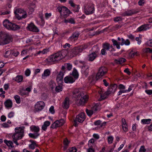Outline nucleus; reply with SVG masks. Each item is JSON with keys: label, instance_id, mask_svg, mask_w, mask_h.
<instances>
[{"label": "nucleus", "instance_id": "obj_1", "mask_svg": "<svg viewBox=\"0 0 152 152\" xmlns=\"http://www.w3.org/2000/svg\"><path fill=\"white\" fill-rule=\"evenodd\" d=\"M107 69L106 67H101L96 75H92L88 77V82L93 84H94L97 80L102 78V77L107 73Z\"/></svg>", "mask_w": 152, "mask_h": 152}, {"label": "nucleus", "instance_id": "obj_2", "mask_svg": "<svg viewBox=\"0 0 152 152\" xmlns=\"http://www.w3.org/2000/svg\"><path fill=\"white\" fill-rule=\"evenodd\" d=\"M72 97L76 100L78 105L84 104L86 102V94L85 91H82L77 89L73 93Z\"/></svg>", "mask_w": 152, "mask_h": 152}, {"label": "nucleus", "instance_id": "obj_3", "mask_svg": "<svg viewBox=\"0 0 152 152\" xmlns=\"http://www.w3.org/2000/svg\"><path fill=\"white\" fill-rule=\"evenodd\" d=\"M24 126L22 127H16L15 129V132L13 133L12 136L13 139V141L17 146L19 145L18 142V140H21L24 136Z\"/></svg>", "mask_w": 152, "mask_h": 152}, {"label": "nucleus", "instance_id": "obj_4", "mask_svg": "<svg viewBox=\"0 0 152 152\" xmlns=\"http://www.w3.org/2000/svg\"><path fill=\"white\" fill-rule=\"evenodd\" d=\"M66 51L62 50L60 51L51 55L47 59L48 62L58 61L64 58L66 55Z\"/></svg>", "mask_w": 152, "mask_h": 152}, {"label": "nucleus", "instance_id": "obj_5", "mask_svg": "<svg viewBox=\"0 0 152 152\" xmlns=\"http://www.w3.org/2000/svg\"><path fill=\"white\" fill-rule=\"evenodd\" d=\"M12 41L11 36L8 34L0 33V45L7 44Z\"/></svg>", "mask_w": 152, "mask_h": 152}, {"label": "nucleus", "instance_id": "obj_6", "mask_svg": "<svg viewBox=\"0 0 152 152\" xmlns=\"http://www.w3.org/2000/svg\"><path fill=\"white\" fill-rule=\"evenodd\" d=\"M3 25L5 28L10 30L15 31L20 28V26L9 22L7 19H5L3 21Z\"/></svg>", "mask_w": 152, "mask_h": 152}, {"label": "nucleus", "instance_id": "obj_7", "mask_svg": "<svg viewBox=\"0 0 152 152\" xmlns=\"http://www.w3.org/2000/svg\"><path fill=\"white\" fill-rule=\"evenodd\" d=\"M57 10L60 12L61 16L64 18H66L72 13L68 9L64 6L58 7Z\"/></svg>", "mask_w": 152, "mask_h": 152}, {"label": "nucleus", "instance_id": "obj_8", "mask_svg": "<svg viewBox=\"0 0 152 152\" xmlns=\"http://www.w3.org/2000/svg\"><path fill=\"white\" fill-rule=\"evenodd\" d=\"M85 49V46L75 47L73 48L69 52L70 57H73L79 54Z\"/></svg>", "mask_w": 152, "mask_h": 152}, {"label": "nucleus", "instance_id": "obj_9", "mask_svg": "<svg viewBox=\"0 0 152 152\" xmlns=\"http://www.w3.org/2000/svg\"><path fill=\"white\" fill-rule=\"evenodd\" d=\"M14 13L18 20L25 18L27 16L26 12L22 9H16L14 11Z\"/></svg>", "mask_w": 152, "mask_h": 152}, {"label": "nucleus", "instance_id": "obj_10", "mask_svg": "<svg viewBox=\"0 0 152 152\" xmlns=\"http://www.w3.org/2000/svg\"><path fill=\"white\" fill-rule=\"evenodd\" d=\"M121 39L122 42L121 43L119 42H118L116 40L114 39H113L112 40V42L113 43V45L114 46H116L117 48L118 49L120 48V44L122 46L124 45H129L130 44V42L128 39L125 40L123 38H122Z\"/></svg>", "mask_w": 152, "mask_h": 152}, {"label": "nucleus", "instance_id": "obj_11", "mask_svg": "<svg viewBox=\"0 0 152 152\" xmlns=\"http://www.w3.org/2000/svg\"><path fill=\"white\" fill-rule=\"evenodd\" d=\"M85 116L84 113H82L77 115L75 118L74 120L73 125L75 126L78 125L77 122L80 123L83 122L85 120Z\"/></svg>", "mask_w": 152, "mask_h": 152}, {"label": "nucleus", "instance_id": "obj_12", "mask_svg": "<svg viewBox=\"0 0 152 152\" xmlns=\"http://www.w3.org/2000/svg\"><path fill=\"white\" fill-rule=\"evenodd\" d=\"M45 106V104L43 101L37 102L35 105V109L36 111H41L42 110Z\"/></svg>", "mask_w": 152, "mask_h": 152}, {"label": "nucleus", "instance_id": "obj_13", "mask_svg": "<svg viewBox=\"0 0 152 152\" xmlns=\"http://www.w3.org/2000/svg\"><path fill=\"white\" fill-rule=\"evenodd\" d=\"M138 11H136L134 10H128L122 13L121 15L123 16H130L138 13Z\"/></svg>", "mask_w": 152, "mask_h": 152}, {"label": "nucleus", "instance_id": "obj_14", "mask_svg": "<svg viewBox=\"0 0 152 152\" xmlns=\"http://www.w3.org/2000/svg\"><path fill=\"white\" fill-rule=\"evenodd\" d=\"M80 34L78 31H75L73 33L72 35L69 37V39L72 41L75 42L78 38Z\"/></svg>", "mask_w": 152, "mask_h": 152}, {"label": "nucleus", "instance_id": "obj_15", "mask_svg": "<svg viewBox=\"0 0 152 152\" xmlns=\"http://www.w3.org/2000/svg\"><path fill=\"white\" fill-rule=\"evenodd\" d=\"M94 11V5L91 4L88 5L86 9V15H89L93 14Z\"/></svg>", "mask_w": 152, "mask_h": 152}, {"label": "nucleus", "instance_id": "obj_16", "mask_svg": "<svg viewBox=\"0 0 152 152\" xmlns=\"http://www.w3.org/2000/svg\"><path fill=\"white\" fill-rule=\"evenodd\" d=\"M117 88V85L116 84L111 85L110 86L107 91V94L114 93L116 91Z\"/></svg>", "mask_w": 152, "mask_h": 152}, {"label": "nucleus", "instance_id": "obj_17", "mask_svg": "<svg viewBox=\"0 0 152 152\" xmlns=\"http://www.w3.org/2000/svg\"><path fill=\"white\" fill-rule=\"evenodd\" d=\"M27 28L29 31L33 32H39V30L36 26L32 23H31L29 24Z\"/></svg>", "mask_w": 152, "mask_h": 152}, {"label": "nucleus", "instance_id": "obj_18", "mask_svg": "<svg viewBox=\"0 0 152 152\" xmlns=\"http://www.w3.org/2000/svg\"><path fill=\"white\" fill-rule=\"evenodd\" d=\"M76 79L70 76H66L64 79L65 83H72L75 82Z\"/></svg>", "mask_w": 152, "mask_h": 152}, {"label": "nucleus", "instance_id": "obj_19", "mask_svg": "<svg viewBox=\"0 0 152 152\" xmlns=\"http://www.w3.org/2000/svg\"><path fill=\"white\" fill-rule=\"evenodd\" d=\"M64 75L63 72H60L57 75L56 80L58 84H61L62 83Z\"/></svg>", "mask_w": 152, "mask_h": 152}, {"label": "nucleus", "instance_id": "obj_20", "mask_svg": "<svg viewBox=\"0 0 152 152\" xmlns=\"http://www.w3.org/2000/svg\"><path fill=\"white\" fill-rule=\"evenodd\" d=\"M150 28L148 24H144L141 26L137 29V31L139 32L145 31Z\"/></svg>", "mask_w": 152, "mask_h": 152}, {"label": "nucleus", "instance_id": "obj_21", "mask_svg": "<svg viewBox=\"0 0 152 152\" xmlns=\"http://www.w3.org/2000/svg\"><path fill=\"white\" fill-rule=\"evenodd\" d=\"M103 48L106 50H109L112 51L114 50V49L113 48L112 45L107 43H104L103 45Z\"/></svg>", "mask_w": 152, "mask_h": 152}, {"label": "nucleus", "instance_id": "obj_22", "mask_svg": "<svg viewBox=\"0 0 152 152\" xmlns=\"http://www.w3.org/2000/svg\"><path fill=\"white\" fill-rule=\"evenodd\" d=\"M51 74V70L49 69H47L44 71L42 75V79H45L47 77L50 76Z\"/></svg>", "mask_w": 152, "mask_h": 152}, {"label": "nucleus", "instance_id": "obj_23", "mask_svg": "<svg viewBox=\"0 0 152 152\" xmlns=\"http://www.w3.org/2000/svg\"><path fill=\"white\" fill-rule=\"evenodd\" d=\"M4 143L7 146L9 149H11L14 147L13 145V142L11 140H4Z\"/></svg>", "mask_w": 152, "mask_h": 152}, {"label": "nucleus", "instance_id": "obj_24", "mask_svg": "<svg viewBox=\"0 0 152 152\" xmlns=\"http://www.w3.org/2000/svg\"><path fill=\"white\" fill-rule=\"evenodd\" d=\"M4 104L5 107L7 109H10L11 108L12 106V101L10 99H8L6 100L4 102Z\"/></svg>", "mask_w": 152, "mask_h": 152}, {"label": "nucleus", "instance_id": "obj_25", "mask_svg": "<svg viewBox=\"0 0 152 152\" xmlns=\"http://www.w3.org/2000/svg\"><path fill=\"white\" fill-rule=\"evenodd\" d=\"M79 62L80 64V66L81 68L82 73L85 74H86L85 62L84 61L80 60Z\"/></svg>", "mask_w": 152, "mask_h": 152}, {"label": "nucleus", "instance_id": "obj_26", "mask_svg": "<svg viewBox=\"0 0 152 152\" xmlns=\"http://www.w3.org/2000/svg\"><path fill=\"white\" fill-rule=\"evenodd\" d=\"M50 122L49 121H45L42 126V129L43 131H46L48 127L50 126Z\"/></svg>", "mask_w": 152, "mask_h": 152}, {"label": "nucleus", "instance_id": "obj_27", "mask_svg": "<svg viewBox=\"0 0 152 152\" xmlns=\"http://www.w3.org/2000/svg\"><path fill=\"white\" fill-rule=\"evenodd\" d=\"M69 98H66L63 103V107L64 108L67 109L69 107Z\"/></svg>", "mask_w": 152, "mask_h": 152}, {"label": "nucleus", "instance_id": "obj_28", "mask_svg": "<svg viewBox=\"0 0 152 152\" xmlns=\"http://www.w3.org/2000/svg\"><path fill=\"white\" fill-rule=\"evenodd\" d=\"M31 130L32 132L36 133H38L39 131V128L38 126H31L30 127Z\"/></svg>", "mask_w": 152, "mask_h": 152}, {"label": "nucleus", "instance_id": "obj_29", "mask_svg": "<svg viewBox=\"0 0 152 152\" xmlns=\"http://www.w3.org/2000/svg\"><path fill=\"white\" fill-rule=\"evenodd\" d=\"M71 75L74 77V78L77 79L79 77L78 73L75 68H74Z\"/></svg>", "mask_w": 152, "mask_h": 152}, {"label": "nucleus", "instance_id": "obj_30", "mask_svg": "<svg viewBox=\"0 0 152 152\" xmlns=\"http://www.w3.org/2000/svg\"><path fill=\"white\" fill-rule=\"evenodd\" d=\"M96 53L92 52L88 56V60L92 61L96 57Z\"/></svg>", "mask_w": 152, "mask_h": 152}, {"label": "nucleus", "instance_id": "obj_31", "mask_svg": "<svg viewBox=\"0 0 152 152\" xmlns=\"http://www.w3.org/2000/svg\"><path fill=\"white\" fill-rule=\"evenodd\" d=\"M94 142L95 140L93 138L91 139L88 141V145L89 147V148H92L94 146Z\"/></svg>", "mask_w": 152, "mask_h": 152}, {"label": "nucleus", "instance_id": "obj_32", "mask_svg": "<svg viewBox=\"0 0 152 152\" xmlns=\"http://www.w3.org/2000/svg\"><path fill=\"white\" fill-rule=\"evenodd\" d=\"M50 87L53 91H54V88L56 87L55 82L51 80L49 83Z\"/></svg>", "mask_w": 152, "mask_h": 152}, {"label": "nucleus", "instance_id": "obj_33", "mask_svg": "<svg viewBox=\"0 0 152 152\" xmlns=\"http://www.w3.org/2000/svg\"><path fill=\"white\" fill-rule=\"evenodd\" d=\"M64 22L66 23H69L71 24H74L75 23V20L73 18H68L67 19H65Z\"/></svg>", "mask_w": 152, "mask_h": 152}, {"label": "nucleus", "instance_id": "obj_34", "mask_svg": "<svg viewBox=\"0 0 152 152\" xmlns=\"http://www.w3.org/2000/svg\"><path fill=\"white\" fill-rule=\"evenodd\" d=\"M100 94V98L99 99V101H101L102 100L106 98L107 97V96L109 95V94H107V91L105 92L104 93Z\"/></svg>", "mask_w": 152, "mask_h": 152}, {"label": "nucleus", "instance_id": "obj_35", "mask_svg": "<svg viewBox=\"0 0 152 152\" xmlns=\"http://www.w3.org/2000/svg\"><path fill=\"white\" fill-rule=\"evenodd\" d=\"M60 126L61 125H60V123L57 121H56L52 124L50 127L54 129Z\"/></svg>", "mask_w": 152, "mask_h": 152}, {"label": "nucleus", "instance_id": "obj_36", "mask_svg": "<svg viewBox=\"0 0 152 152\" xmlns=\"http://www.w3.org/2000/svg\"><path fill=\"white\" fill-rule=\"evenodd\" d=\"M28 135L29 137L31 138L36 139L39 135V134L38 133H30L28 134Z\"/></svg>", "mask_w": 152, "mask_h": 152}, {"label": "nucleus", "instance_id": "obj_37", "mask_svg": "<svg viewBox=\"0 0 152 152\" xmlns=\"http://www.w3.org/2000/svg\"><path fill=\"white\" fill-rule=\"evenodd\" d=\"M23 80V77L22 75H18L15 78V80L18 83L21 82Z\"/></svg>", "mask_w": 152, "mask_h": 152}, {"label": "nucleus", "instance_id": "obj_38", "mask_svg": "<svg viewBox=\"0 0 152 152\" xmlns=\"http://www.w3.org/2000/svg\"><path fill=\"white\" fill-rule=\"evenodd\" d=\"M151 119H142L141 120V123L143 124H149L150 123Z\"/></svg>", "mask_w": 152, "mask_h": 152}, {"label": "nucleus", "instance_id": "obj_39", "mask_svg": "<svg viewBox=\"0 0 152 152\" xmlns=\"http://www.w3.org/2000/svg\"><path fill=\"white\" fill-rule=\"evenodd\" d=\"M92 52L96 54L98 53L99 50V48L97 45H95L93 46L92 48Z\"/></svg>", "mask_w": 152, "mask_h": 152}, {"label": "nucleus", "instance_id": "obj_40", "mask_svg": "<svg viewBox=\"0 0 152 152\" xmlns=\"http://www.w3.org/2000/svg\"><path fill=\"white\" fill-rule=\"evenodd\" d=\"M126 59L123 58H120L118 59H115V61L117 64H122L126 61Z\"/></svg>", "mask_w": 152, "mask_h": 152}, {"label": "nucleus", "instance_id": "obj_41", "mask_svg": "<svg viewBox=\"0 0 152 152\" xmlns=\"http://www.w3.org/2000/svg\"><path fill=\"white\" fill-rule=\"evenodd\" d=\"M62 87L61 85H58L56 86L55 88V90L58 93L62 91Z\"/></svg>", "mask_w": 152, "mask_h": 152}, {"label": "nucleus", "instance_id": "obj_42", "mask_svg": "<svg viewBox=\"0 0 152 152\" xmlns=\"http://www.w3.org/2000/svg\"><path fill=\"white\" fill-rule=\"evenodd\" d=\"M19 94L20 95L23 96L27 94V93L26 92V90L23 89H20L19 91Z\"/></svg>", "mask_w": 152, "mask_h": 152}, {"label": "nucleus", "instance_id": "obj_43", "mask_svg": "<svg viewBox=\"0 0 152 152\" xmlns=\"http://www.w3.org/2000/svg\"><path fill=\"white\" fill-rule=\"evenodd\" d=\"M37 145L36 143L34 144L32 143L30 144L29 145V148L32 150H34L35 149V147H37Z\"/></svg>", "mask_w": 152, "mask_h": 152}, {"label": "nucleus", "instance_id": "obj_44", "mask_svg": "<svg viewBox=\"0 0 152 152\" xmlns=\"http://www.w3.org/2000/svg\"><path fill=\"white\" fill-rule=\"evenodd\" d=\"M11 53V51L10 50H6V52L5 53L4 57L6 58L8 57L9 56H10V55Z\"/></svg>", "mask_w": 152, "mask_h": 152}, {"label": "nucleus", "instance_id": "obj_45", "mask_svg": "<svg viewBox=\"0 0 152 152\" xmlns=\"http://www.w3.org/2000/svg\"><path fill=\"white\" fill-rule=\"evenodd\" d=\"M137 52H134L133 50H132L129 53V55L130 57L133 58L135 55L137 56Z\"/></svg>", "mask_w": 152, "mask_h": 152}, {"label": "nucleus", "instance_id": "obj_46", "mask_svg": "<svg viewBox=\"0 0 152 152\" xmlns=\"http://www.w3.org/2000/svg\"><path fill=\"white\" fill-rule=\"evenodd\" d=\"M108 142L109 144H111L113 143V138L112 136H108L107 137Z\"/></svg>", "mask_w": 152, "mask_h": 152}, {"label": "nucleus", "instance_id": "obj_47", "mask_svg": "<svg viewBox=\"0 0 152 152\" xmlns=\"http://www.w3.org/2000/svg\"><path fill=\"white\" fill-rule=\"evenodd\" d=\"M15 99L16 102L18 104H19L20 102V97L16 95L15 96Z\"/></svg>", "mask_w": 152, "mask_h": 152}, {"label": "nucleus", "instance_id": "obj_48", "mask_svg": "<svg viewBox=\"0 0 152 152\" xmlns=\"http://www.w3.org/2000/svg\"><path fill=\"white\" fill-rule=\"evenodd\" d=\"M143 51L145 53H151L152 50H151L149 48H146L143 49Z\"/></svg>", "mask_w": 152, "mask_h": 152}, {"label": "nucleus", "instance_id": "obj_49", "mask_svg": "<svg viewBox=\"0 0 152 152\" xmlns=\"http://www.w3.org/2000/svg\"><path fill=\"white\" fill-rule=\"evenodd\" d=\"M65 66L68 70H70L72 68V65L68 63L66 64Z\"/></svg>", "mask_w": 152, "mask_h": 152}, {"label": "nucleus", "instance_id": "obj_50", "mask_svg": "<svg viewBox=\"0 0 152 152\" xmlns=\"http://www.w3.org/2000/svg\"><path fill=\"white\" fill-rule=\"evenodd\" d=\"M93 111L92 110H88L86 109V113L87 115L89 117H91L93 114Z\"/></svg>", "mask_w": 152, "mask_h": 152}, {"label": "nucleus", "instance_id": "obj_51", "mask_svg": "<svg viewBox=\"0 0 152 152\" xmlns=\"http://www.w3.org/2000/svg\"><path fill=\"white\" fill-rule=\"evenodd\" d=\"M114 21L115 22H118L122 20V18L121 17H117L114 18Z\"/></svg>", "mask_w": 152, "mask_h": 152}, {"label": "nucleus", "instance_id": "obj_52", "mask_svg": "<svg viewBox=\"0 0 152 152\" xmlns=\"http://www.w3.org/2000/svg\"><path fill=\"white\" fill-rule=\"evenodd\" d=\"M146 151V149L144 145H142L140 147L139 149L140 152H145Z\"/></svg>", "mask_w": 152, "mask_h": 152}, {"label": "nucleus", "instance_id": "obj_53", "mask_svg": "<svg viewBox=\"0 0 152 152\" xmlns=\"http://www.w3.org/2000/svg\"><path fill=\"white\" fill-rule=\"evenodd\" d=\"M69 152H76L77 149L75 147H72L69 148Z\"/></svg>", "mask_w": 152, "mask_h": 152}, {"label": "nucleus", "instance_id": "obj_54", "mask_svg": "<svg viewBox=\"0 0 152 152\" xmlns=\"http://www.w3.org/2000/svg\"><path fill=\"white\" fill-rule=\"evenodd\" d=\"M69 143V141L67 138H65L64 140V144L65 146H68Z\"/></svg>", "mask_w": 152, "mask_h": 152}, {"label": "nucleus", "instance_id": "obj_55", "mask_svg": "<svg viewBox=\"0 0 152 152\" xmlns=\"http://www.w3.org/2000/svg\"><path fill=\"white\" fill-rule=\"evenodd\" d=\"M122 126V128L124 132H126L128 131L127 126L126 124H124Z\"/></svg>", "mask_w": 152, "mask_h": 152}, {"label": "nucleus", "instance_id": "obj_56", "mask_svg": "<svg viewBox=\"0 0 152 152\" xmlns=\"http://www.w3.org/2000/svg\"><path fill=\"white\" fill-rule=\"evenodd\" d=\"M74 7V9H73V11L75 12H78L80 9L79 5H76Z\"/></svg>", "mask_w": 152, "mask_h": 152}, {"label": "nucleus", "instance_id": "obj_57", "mask_svg": "<svg viewBox=\"0 0 152 152\" xmlns=\"http://www.w3.org/2000/svg\"><path fill=\"white\" fill-rule=\"evenodd\" d=\"M14 115V113L13 112H11L8 114V116L9 118H11L13 117Z\"/></svg>", "mask_w": 152, "mask_h": 152}, {"label": "nucleus", "instance_id": "obj_58", "mask_svg": "<svg viewBox=\"0 0 152 152\" xmlns=\"http://www.w3.org/2000/svg\"><path fill=\"white\" fill-rule=\"evenodd\" d=\"M54 107L53 106H52L50 107L49 109V111L50 113H51L52 114H54L55 113V111L54 110Z\"/></svg>", "mask_w": 152, "mask_h": 152}, {"label": "nucleus", "instance_id": "obj_59", "mask_svg": "<svg viewBox=\"0 0 152 152\" xmlns=\"http://www.w3.org/2000/svg\"><path fill=\"white\" fill-rule=\"evenodd\" d=\"M31 72L29 69H27L25 71V74L26 76H29Z\"/></svg>", "mask_w": 152, "mask_h": 152}, {"label": "nucleus", "instance_id": "obj_60", "mask_svg": "<svg viewBox=\"0 0 152 152\" xmlns=\"http://www.w3.org/2000/svg\"><path fill=\"white\" fill-rule=\"evenodd\" d=\"M145 92L148 95H151L152 94V90H146L145 91Z\"/></svg>", "mask_w": 152, "mask_h": 152}, {"label": "nucleus", "instance_id": "obj_61", "mask_svg": "<svg viewBox=\"0 0 152 152\" xmlns=\"http://www.w3.org/2000/svg\"><path fill=\"white\" fill-rule=\"evenodd\" d=\"M101 122H102L100 120H98L95 121L94 122V124L95 125H101Z\"/></svg>", "mask_w": 152, "mask_h": 152}, {"label": "nucleus", "instance_id": "obj_62", "mask_svg": "<svg viewBox=\"0 0 152 152\" xmlns=\"http://www.w3.org/2000/svg\"><path fill=\"white\" fill-rule=\"evenodd\" d=\"M2 126L4 128H8L10 127V126L7 123H4L2 124Z\"/></svg>", "mask_w": 152, "mask_h": 152}, {"label": "nucleus", "instance_id": "obj_63", "mask_svg": "<svg viewBox=\"0 0 152 152\" xmlns=\"http://www.w3.org/2000/svg\"><path fill=\"white\" fill-rule=\"evenodd\" d=\"M118 88L120 90L124 89L125 88V86L124 85L120 84L118 86Z\"/></svg>", "mask_w": 152, "mask_h": 152}, {"label": "nucleus", "instance_id": "obj_64", "mask_svg": "<svg viewBox=\"0 0 152 152\" xmlns=\"http://www.w3.org/2000/svg\"><path fill=\"white\" fill-rule=\"evenodd\" d=\"M148 45L150 47H152V39L148 41L147 42Z\"/></svg>", "mask_w": 152, "mask_h": 152}]
</instances>
